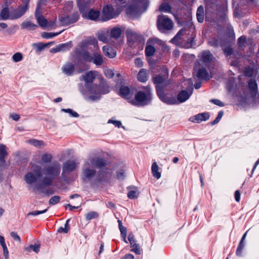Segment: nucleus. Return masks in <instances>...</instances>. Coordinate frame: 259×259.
Returning <instances> with one entry per match:
<instances>
[{"label": "nucleus", "mask_w": 259, "mask_h": 259, "mask_svg": "<svg viewBox=\"0 0 259 259\" xmlns=\"http://www.w3.org/2000/svg\"><path fill=\"white\" fill-rule=\"evenodd\" d=\"M21 27L22 29H27L29 30H34L37 26L35 24L30 21H24L21 24Z\"/></svg>", "instance_id": "nucleus-32"}, {"label": "nucleus", "mask_w": 259, "mask_h": 259, "mask_svg": "<svg viewBox=\"0 0 259 259\" xmlns=\"http://www.w3.org/2000/svg\"><path fill=\"white\" fill-rule=\"evenodd\" d=\"M79 15L74 13L71 15H61L59 16V21L61 26H67L78 21Z\"/></svg>", "instance_id": "nucleus-12"}, {"label": "nucleus", "mask_w": 259, "mask_h": 259, "mask_svg": "<svg viewBox=\"0 0 259 259\" xmlns=\"http://www.w3.org/2000/svg\"><path fill=\"white\" fill-rule=\"evenodd\" d=\"M244 244L243 242H240L239 245L237 247V250H236V254L238 256H241L242 255V252L243 250V249L244 248Z\"/></svg>", "instance_id": "nucleus-47"}, {"label": "nucleus", "mask_w": 259, "mask_h": 259, "mask_svg": "<svg viewBox=\"0 0 259 259\" xmlns=\"http://www.w3.org/2000/svg\"><path fill=\"white\" fill-rule=\"evenodd\" d=\"M135 64L137 67H141L143 66V61L140 58H137L135 60Z\"/></svg>", "instance_id": "nucleus-63"}, {"label": "nucleus", "mask_w": 259, "mask_h": 259, "mask_svg": "<svg viewBox=\"0 0 259 259\" xmlns=\"http://www.w3.org/2000/svg\"><path fill=\"white\" fill-rule=\"evenodd\" d=\"M109 32L111 37L118 38L122 33V30L119 27H114L111 29Z\"/></svg>", "instance_id": "nucleus-29"}, {"label": "nucleus", "mask_w": 259, "mask_h": 259, "mask_svg": "<svg viewBox=\"0 0 259 259\" xmlns=\"http://www.w3.org/2000/svg\"><path fill=\"white\" fill-rule=\"evenodd\" d=\"M29 0H25L24 5L11 11V19H17L22 17L28 8Z\"/></svg>", "instance_id": "nucleus-13"}, {"label": "nucleus", "mask_w": 259, "mask_h": 259, "mask_svg": "<svg viewBox=\"0 0 259 259\" xmlns=\"http://www.w3.org/2000/svg\"><path fill=\"white\" fill-rule=\"evenodd\" d=\"M108 123H112L115 126L117 127H120L121 126V122L120 121L118 120H114L112 119H109L108 121Z\"/></svg>", "instance_id": "nucleus-58"}, {"label": "nucleus", "mask_w": 259, "mask_h": 259, "mask_svg": "<svg viewBox=\"0 0 259 259\" xmlns=\"http://www.w3.org/2000/svg\"><path fill=\"white\" fill-rule=\"evenodd\" d=\"M62 70L66 75L68 76L72 75L74 71V66L72 63L67 62L63 66Z\"/></svg>", "instance_id": "nucleus-22"}, {"label": "nucleus", "mask_w": 259, "mask_h": 259, "mask_svg": "<svg viewBox=\"0 0 259 259\" xmlns=\"http://www.w3.org/2000/svg\"><path fill=\"white\" fill-rule=\"evenodd\" d=\"M148 73L147 70L144 69H141L138 74V79L141 82H145L148 79Z\"/></svg>", "instance_id": "nucleus-31"}, {"label": "nucleus", "mask_w": 259, "mask_h": 259, "mask_svg": "<svg viewBox=\"0 0 259 259\" xmlns=\"http://www.w3.org/2000/svg\"><path fill=\"white\" fill-rule=\"evenodd\" d=\"M52 158V155L49 154H44L41 157V160L45 163L49 162Z\"/></svg>", "instance_id": "nucleus-46"}, {"label": "nucleus", "mask_w": 259, "mask_h": 259, "mask_svg": "<svg viewBox=\"0 0 259 259\" xmlns=\"http://www.w3.org/2000/svg\"><path fill=\"white\" fill-rule=\"evenodd\" d=\"M157 25L158 29L161 32L166 33L172 29L174 23L167 16L161 15L158 17Z\"/></svg>", "instance_id": "nucleus-7"}, {"label": "nucleus", "mask_w": 259, "mask_h": 259, "mask_svg": "<svg viewBox=\"0 0 259 259\" xmlns=\"http://www.w3.org/2000/svg\"><path fill=\"white\" fill-rule=\"evenodd\" d=\"M61 111L69 113L71 116L73 117H78L79 116V115L77 112L69 108L62 109Z\"/></svg>", "instance_id": "nucleus-42"}, {"label": "nucleus", "mask_w": 259, "mask_h": 259, "mask_svg": "<svg viewBox=\"0 0 259 259\" xmlns=\"http://www.w3.org/2000/svg\"><path fill=\"white\" fill-rule=\"evenodd\" d=\"M69 219L67 220L66 222V223L65 224L64 228L63 227H60L58 230V232L60 233H67L69 230V227L68 223L69 222Z\"/></svg>", "instance_id": "nucleus-41"}, {"label": "nucleus", "mask_w": 259, "mask_h": 259, "mask_svg": "<svg viewBox=\"0 0 259 259\" xmlns=\"http://www.w3.org/2000/svg\"><path fill=\"white\" fill-rule=\"evenodd\" d=\"M133 248L131 250V251H134L137 254H140L141 253V249L138 244H136L134 246H132Z\"/></svg>", "instance_id": "nucleus-59"}, {"label": "nucleus", "mask_w": 259, "mask_h": 259, "mask_svg": "<svg viewBox=\"0 0 259 259\" xmlns=\"http://www.w3.org/2000/svg\"><path fill=\"white\" fill-rule=\"evenodd\" d=\"M106 166H102L101 168H99L100 170L98 172L97 177V181L100 182H103L108 181L111 177V169L105 167Z\"/></svg>", "instance_id": "nucleus-15"}, {"label": "nucleus", "mask_w": 259, "mask_h": 259, "mask_svg": "<svg viewBox=\"0 0 259 259\" xmlns=\"http://www.w3.org/2000/svg\"><path fill=\"white\" fill-rule=\"evenodd\" d=\"M98 75V72L94 70L90 71L82 75L81 77L82 80H83L85 82V86L87 87V85L91 84V83L94 81L96 77Z\"/></svg>", "instance_id": "nucleus-16"}, {"label": "nucleus", "mask_w": 259, "mask_h": 259, "mask_svg": "<svg viewBox=\"0 0 259 259\" xmlns=\"http://www.w3.org/2000/svg\"><path fill=\"white\" fill-rule=\"evenodd\" d=\"M60 197L59 196H54L52 197L49 201V203L50 205H53L57 203H58L60 200Z\"/></svg>", "instance_id": "nucleus-45"}, {"label": "nucleus", "mask_w": 259, "mask_h": 259, "mask_svg": "<svg viewBox=\"0 0 259 259\" xmlns=\"http://www.w3.org/2000/svg\"><path fill=\"white\" fill-rule=\"evenodd\" d=\"M126 35L128 39L133 41L136 40L139 36V34L137 32L131 29H127L126 30Z\"/></svg>", "instance_id": "nucleus-28"}, {"label": "nucleus", "mask_w": 259, "mask_h": 259, "mask_svg": "<svg viewBox=\"0 0 259 259\" xmlns=\"http://www.w3.org/2000/svg\"><path fill=\"white\" fill-rule=\"evenodd\" d=\"M29 143L35 147H40L43 144L42 141L34 139L29 140Z\"/></svg>", "instance_id": "nucleus-49"}, {"label": "nucleus", "mask_w": 259, "mask_h": 259, "mask_svg": "<svg viewBox=\"0 0 259 259\" xmlns=\"http://www.w3.org/2000/svg\"><path fill=\"white\" fill-rule=\"evenodd\" d=\"M29 248L32 249L36 253L38 252L39 251V245L36 244L34 245H30L29 246Z\"/></svg>", "instance_id": "nucleus-61"}, {"label": "nucleus", "mask_w": 259, "mask_h": 259, "mask_svg": "<svg viewBox=\"0 0 259 259\" xmlns=\"http://www.w3.org/2000/svg\"><path fill=\"white\" fill-rule=\"evenodd\" d=\"M193 89H191L189 92L186 90L181 91L177 96V104L178 103H183L187 101L192 94Z\"/></svg>", "instance_id": "nucleus-19"}, {"label": "nucleus", "mask_w": 259, "mask_h": 259, "mask_svg": "<svg viewBox=\"0 0 259 259\" xmlns=\"http://www.w3.org/2000/svg\"><path fill=\"white\" fill-rule=\"evenodd\" d=\"M31 171H29L24 176V180L29 188L33 186V190L37 191L38 190L34 189V187L35 186L40 183V182L38 184H36L38 179L42 177L41 166L34 164H31Z\"/></svg>", "instance_id": "nucleus-4"}, {"label": "nucleus", "mask_w": 259, "mask_h": 259, "mask_svg": "<svg viewBox=\"0 0 259 259\" xmlns=\"http://www.w3.org/2000/svg\"><path fill=\"white\" fill-rule=\"evenodd\" d=\"M159 11L161 12L169 13L171 11V8L168 4L163 3L160 6Z\"/></svg>", "instance_id": "nucleus-40"}, {"label": "nucleus", "mask_w": 259, "mask_h": 259, "mask_svg": "<svg viewBox=\"0 0 259 259\" xmlns=\"http://www.w3.org/2000/svg\"><path fill=\"white\" fill-rule=\"evenodd\" d=\"M22 58V55L21 53L19 52L14 54L12 56V59L15 62H18L21 61Z\"/></svg>", "instance_id": "nucleus-44"}, {"label": "nucleus", "mask_w": 259, "mask_h": 259, "mask_svg": "<svg viewBox=\"0 0 259 259\" xmlns=\"http://www.w3.org/2000/svg\"><path fill=\"white\" fill-rule=\"evenodd\" d=\"M160 42V40L157 38H150L148 40L145 48V55L146 56H152L155 52L156 45Z\"/></svg>", "instance_id": "nucleus-14"}, {"label": "nucleus", "mask_w": 259, "mask_h": 259, "mask_svg": "<svg viewBox=\"0 0 259 259\" xmlns=\"http://www.w3.org/2000/svg\"><path fill=\"white\" fill-rule=\"evenodd\" d=\"M87 91L83 94L85 96L87 100L89 101H96L100 98L101 95L105 94L109 92L108 89H106V91L102 89V87L96 84H91L87 85L85 87Z\"/></svg>", "instance_id": "nucleus-6"}, {"label": "nucleus", "mask_w": 259, "mask_h": 259, "mask_svg": "<svg viewBox=\"0 0 259 259\" xmlns=\"http://www.w3.org/2000/svg\"><path fill=\"white\" fill-rule=\"evenodd\" d=\"M167 75H165L164 77H162L160 75H157L154 76L153 78V81L155 84L157 85H159L160 87V84L163 82V81L165 79Z\"/></svg>", "instance_id": "nucleus-36"}, {"label": "nucleus", "mask_w": 259, "mask_h": 259, "mask_svg": "<svg viewBox=\"0 0 259 259\" xmlns=\"http://www.w3.org/2000/svg\"><path fill=\"white\" fill-rule=\"evenodd\" d=\"M77 165V163L74 160H68L63 164L61 179L64 182L67 181L66 176L67 173H69L74 170Z\"/></svg>", "instance_id": "nucleus-11"}, {"label": "nucleus", "mask_w": 259, "mask_h": 259, "mask_svg": "<svg viewBox=\"0 0 259 259\" xmlns=\"http://www.w3.org/2000/svg\"><path fill=\"white\" fill-rule=\"evenodd\" d=\"M62 32V31H60L59 32H56V33H53V32H43L41 34V36L43 38H47V39L52 38L53 37H54L58 35Z\"/></svg>", "instance_id": "nucleus-38"}, {"label": "nucleus", "mask_w": 259, "mask_h": 259, "mask_svg": "<svg viewBox=\"0 0 259 259\" xmlns=\"http://www.w3.org/2000/svg\"><path fill=\"white\" fill-rule=\"evenodd\" d=\"M139 193L137 191L132 190L130 191L127 194V196L130 199H134L138 197Z\"/></svg>", "instance_id": "nucleus-48"}, {"label": "nucleus", "mask_w": 259, "mask_h": 259, "mask_svg": "<svg viewBox=\"0 0 259 259\" xmlns=\"http://www.w3.org/2000/svg\"><path fill=\"white\" fill-rule=\"evenodd\" d=\"M11 19V11L7 7L3 8L0 13V20H6Z\"/></svg>", "instance_id": "nucleus-27"}, {"label": "nucleus", "mask_w": 259, "mask_h": 259, "mask_svg": "<svg viewBox=\"0 0 259 259\" xmlns=\"http://www.w3.org/2000/svg\"><path fill=\"white\" fill-rule=\"evenodd\" d=\"M102 50L105 55L110 58H113L116 55V52L112 47L109 46H104L103 47Z\"/></svg>", "instance_id": "nucleus-23"}, {"label": "nucleus", "mask_w": 259, "mask_h": 259, "mask_svg": "<svg viewBox=\"0 0 259 259\" xmlns=\"http://www.w3.org/2000/svg\"><path fill=\"white\" fill-rule=\"evenodd\" d=\"M72 46V43L71 41L60 44L58 46H56L55 48H52L50 51L51 53H55L59 52H65L67 50H69Z\"/></svg>", "instance_id": "nucleus-20"}, {"label": "nucleus", "mask_w": 259, "mask_h": 259, "mask_svg": "<svg viewBox=\"0 0 259 259\" xmlns=\"http://www.w3.org/2000/svg\"><path fill=\"white\" fill-rule=\"evenodd\" d=\"M93 62L96 65H101L103 63V56L97 52L93 54Z\"/></svg>", "instance_id": "nucleus-30"}, {"label": "nucleus", "mask_w": 259, "mask_h": 259, "mask_svg": "<svg viewBox=\"0 0 259 259\" xmlns=\"http://www.w3.org/2000/svg\"><path fill=\"white\" fill-rule=\"evenodd\" d=\"M11 236L14 240L18 241L19 243L21 242V238L20 236L15 232H12L10 234Z\"/></svg>", "instance_id": "nucleus-57"}, {"label": "nucleus", "mask_w": 259, "mask_h": 259, "mask_svg": "<svg viewBox=\"0 0 259 259\" xmlns=\"http://www.w3.org/2000/svg\"><path fill=\"white\" fill-rule=\"evenodd\" d=\"M246 41V37L244 36H240L238 39V44L239 47H242L244 46Z\"/></svg>", "instance_id": "nucleus-51"}, {"label": "nucleus", "mask_w": 259, "mask_h": 259, "mask_svg": "<svg viewBox=\"0 0 259 259\" xmlns=\"http://www.w3.org/2000/svg\"><path fill=\"white\" fill-rule=\"evenodd\" d=\"M223 49L224 50V52L225 54L227 56H230L232 54L233 50L230 47H227L226 48L223 47Z\"/></svg>", "instance_id": "nucleus-54"}, {"label": "nucleus", "mask_w": 259, "mask_h": 259, "mask_svg": "<svg viewBox=\"0 0 259 259\" xmlns=\"http://www.w3.org/2000/svg\"><path fill=\"white\" fill-rule=\"evenodd\" d=\"M194 75H196L197 77L204 80H208L210 78L206 70L203 68L198 69L197 71L196 74H195Z\"/></svg>", "instance_id": "nucleus-24"}, {"label": "nucleus", "mask_w": 259, "mask_h": 259, "mask_svg": "<svg viewBox=\"0 0 259 259\" xmlns=\"http://www.w3.org/2000/svg\"><path fill=\"white\" fill-rule=\"evenodd\" d=\"M117 9L121 11L125 9L127 15L135 18L145 11L148 7V0H116Z\"/></svg>", "instance_id": "nucleus-1"}, {"label": "nucleus", "mask_w": 259, "mask_h": 259, "mask_svg": "<svg viewBox=\"0 0 259 259\" xmlns=\"http://www.w3.org/2000/svg\"><path fill=\"white\" fill-rule=\"evenodd\" d=\"M88 5L84 2L78 3L79 10L82 14V17L92 21H100L101 14L99 11L91 9L88 12L84 11L85 8L88 6Z\"/></svg>", "instance_id": "nucleus-8"}, {"label": "nucleus", "mask_w": 259, "mask_h": 259, "mask_svg": "<svg viewBox=\"0 0 259 259\" xmlns=\"http://www.w3.org/2000/svg\"><path fill=\"white\" fill-rule=\"evenodd\" d=\"M121 10L117 9L115 11L112 6L107 5L105 6L101 13L100 21H107L117 17L120 13Z\"/></svg>", "instance_id": "nucleus-9"}, {"label": "nucleus", "mask_w": 259, "mask_h": 259, "mask_svg": "<svg viewBox=\"0 0 259 259\" xmlns=\"http://www.w3.org/2000/svg\"><path fill=\"white\" fill-rule=\"evenodd\" d=\"M196 16L199 22L202 23L204 20V9L202 6H199L197 10Z\"/></svg>", "instance_id": "nucleus-33"}, {"label": "nucleus", "mask_w": 259, "mask_h": 259, "mask_svg": "<svg viewBox=\"0 0 259 259\" xmlns=\"http://www.w3.org/2000/svg\"><path fill=\"white\" fill-rule=\"evenodd\" d=\"M61 171L60 164L54 162L51 164L41 166V176L45 177L41 180L40 183L35 186L34 189L41 190L44 187L51 186L54 179L58 177Z\"/></svg>", "instance_id": "nucleus-2"}, {"label": "nucleus", "mask_w": 259, "mask_h": 259, "mask_svg": "<svg viewBox=\"0 0 259 259\" xmlns=\"http://www.w3.org/2000/svg\"><path fill=\"white\" fill-rule=\"evenodd\" d=\"M157 94L159 99L163 102L170 105L177 104V101L176 98L168 94H165L164 92L162 87L159 85L156 86Z\"/></svg>", "instance_id": "nucleus-10"}, {"label": "nucleus", "mask_w": 259, "mask_h": 259, "mask_svg": "<svg viewBox=\"0 0 259 259\" xmlns=\"http://www.w3.org/2000/svg\"><path fill=\"white\" fill-rule=\"evenodd\" d=\"M145 90L138 91L135 96L134 99L132 98L130 103L135 106H144L149 104L152 100V95L149 87H143Z\"/></svg>", "instance_id": "nucleus-5"}, {"label": "nucleus", "mask_w": 259, "mask_h": 259, "mask_svg": "<svg viewBox=\"0 0 259 259\" xmlns=\"http://www.w3.org/2000/svg\"><path fill=\"white\" fill-rule=\"evenodd\" d=\"M47 211V209H44L43 210L40 211V210H35L32 212H29L27 215H37L42 213H44L46 212Z\"/></svg>", "instance_id": "nucleus-52"}, {"label": "nucleus", "mask_w": 259, "mask_h": 259, "mask_svg": "<svg viewBox=\"0 0 259 259\" xmlns=\"http://www.w3.org/2000/svg\"><path fill=\"white\" fill-rule=\"evenodd\" d=\"M128 240L130 242L131 246H134L136 244V240L134 238V236L133 234H132V233L129 234L128 237Z\"/></svg>", "instance_id": "nucleus-55"}, {"label": "nucleus", "mask_w": 259, "mask_h": 259, "mask_svg": "<svg viewBox=\"0 0 259 259\" xmlns=\"http://www.w3.org/2000/svg\"><path fill=\"white\" fill-rule=\"evenodd\" d=\"M125 177V172L123 169H120L117 172V177L118 179H123Z\"/></svg>", "instance_id": "nucleus-56"}, {"label": "nucleus", "mask_w": 259, "mask_h": 259, "mask_svg": "<svg viewBox=\"0 0 259 259\" xmlns=\"http://www.w3.org/2000/svg\"><path fill=\"white\" fill-rule=\"evenodd\" d=\"M248 87L249 89L254 93L255 95L257 91V85L254 79H251L249 80L248 82Z\"/></svg>", "instance_id": "nucleus-35"}, {"label": "nucleus", "mask_w": 259, "mask_h": 259, "mask_svg": "<svg viewBox=\"0 0 259 259\" xmlns=\"http://www.w3.org/2000/svg\"><path fill=\"white\" fill-rule=\"evenodd\" d=\"M200 57L201 61L205 64L209 63L212 59V55L208 51L202 52Z\"/></svg>", "instance_id": "nucleus-25"}, {"label": "nucleus", "mask_w": 259, "mask_h": 259, "mask_svg": "<svg viewBox=\"0 0 259 259\" xmlns=\"http://www.w3.org/2000/svg\"><path fill=\"white\" fill-rule=\"evenodd\" d=\"M133 92L127 86L122 85L120 88L119 95L123 98L126 99L130 102V100L132 99Z\"/></svg>", "instance_id": "nucleus-18"}, {"label": "nucleus", "mask_w": 259, "mask_h": 259, "mask_svg": "<svg viewBox=\"0 0 259 259\" xmlns=\"http://www.w3.org/2000/svg\"><path fill=\"white\" fill-rule=\"evenodd\" d=\"M208 44L211 46L217 47L220 45V42L219 40L213 38L209 40Z\"/></svg>", "instance_id": "nucleus-50"}, {"label": "nucleus", "mask_w": 259, "mask_h": 259, "mask_svg": "<svg viewBox=\"0 0 259 259\" xmlns=\"http://www.w3.org/2000/svg\"><path fill=\"white\" fill-rule=\"evenodd\" d=\"M105 75L109 78H111L114 75L113 71L111 69H106L105 71Z\"/></svg>", "instance_id": "nucleus-60"}, {"label": "nucleus", "mask_w": 259, "mask_h": 259, "mask_svg": "<svg viewBox=\"0 0 259 259\" xmlns=\"http://www.w3.org/2000/svg\"><path fill=\"white\" fill-rule=\"evenodd\" d=\"M209 117V115L208 113H202L191 117L189 120L193 122L200 123L202 121L207 120L208 119Z\"/></svg>", "instance_id": "nucleus-21"}, {"label": "nucleus", "mask_w": 259, "mask_h": 259, "mask_svg": "<svg viewBox=\"0 0 259 259\" xmlns=\"http://www.w3.org/2000/svg\"><path fill=\"white\" fill-rule=\"evenodd\" d=\"M109 32V29L100 30L97 33V37L100 41L106 42L108 41V34Z\"/></svg>", "instance_id": "nucleus-26"}, {"label": "nucleus", "mask_w": 259, "mask_h": 259, "mask_svg": "<svg viewBox=\"0 0 259 259\" xmlns=\"http://www.w3.org/2000/svg\"><path fill=\"white\" fill-rule=\"evenodd\" d=\"M224 114V112L223 111H220L218 114L217 117L215 118V119L212 121V124H215L218 123L221 118L222 117L223 115Z\"/></svg>", "instance_id": "nucleus-53"}, {"label": "nucleus", "mask_w": 259, "mask_h": 259, "mask_svg": "<svg viewBox=\"0 0 259 259\" xmlns=\"http://www.w3.org/2000/svg\"><path fill=\"white\" fill-rule=\"evenodd\" d=\"M41 192L47 195H49L54 193V191H53L51 188H48L44 190H42Z\"/></svg>", "instance_id": "nucleus-64"}, {"label": "nucleus", "mask_w": 259, "mask_h": 259, "mask_svg": "<svg viewBox=\"0 0 259 259\" xmlns=\"http://www.w3.org/2000/svg\"><path fill=\"white\" fill-rule=\"evenodd\" d=\"M81 56L83 59L88 62H91L93 60V57L92 56L91 54L87 51H84L80 54Z\"/></svg>", "instance_id": "nucleus-37"}, {"label": "nucleus", "mask_w": 259, "mask_h": 259, "mask_svg": "<svg viewBox=\"0 0 259 259\" xmlns=\"http://www.w3.org/2000/svg\"><path fill=\"white\" fill-rule=\"evenodd\" d=\"M210 101L214 103V104L217 105H218L220 107H223L224 106V104L220 100H218V99H212L210 100Z\"/></svg>", "instance_id": "nucleus-62"}, {"label": "nucleus", "mask_w": 259, "mask_h": 259, "mask_svg": "<svg viewBox=\"0 0 259 259\" xmlns=\"http://www.w3.org/2000/svg\"><path fill=\"white\" fill-rule=\"evenodd\" d=\"M152 172L153 176L157 179L161 177V174L158 171V166L156 162H154L152 165Z\"/></svg>", "instance_id": "nucleus-34"}, {"label": "nucleus", "mask_w": 259, "mask_h": 259, "mask_svg": "<svg viewBox=\"0 0 259 259\" xmlns=\"http://www.w3.org/2000/svg\"><path fill=\"white\" fill-rule=\"evenodd\" d=\"M47 46L48 44H44L42 43L34 44L33 45V47L35 49L36 53L41 52Z\"/></svg>", "instance_id": "nucleus-39"}, {"label": "nucleus", "mask_w": 259, "mask_h": 259, "mask_svg": "<svg viewBox=\"0 0 259 259\" xmlns=\"http://www.w3.org/2000/svg\"><path fill=\"white\" fill-rule=\"evenodd\" d=\"M36 19L39 25L42 28H47L53 27L55 24V22L54 21L48 22L42 15H36Z\"/></svg>", "instance_id": "nucleus-17"}, {"label": "nucleus", "mask_w": 259, "mask_h": 259, "mask_svg": "<svg viewBox=\"0 0 259 259\" xmlns=\"http://www.w3.org/2000/svg\"><path fill=\"white\" fill-rule=\"evenodd\" d=\"M107 165L106 161L103 158L99 157H90L88 159L83 165L82 179L85 181L92 179L96 175L95 168H101Z\"/></svg>", "instance_id": "nucleus-3"}, {"label": "nucleus", "mask_w": 259, "mask_h": 259, "mask_svg": "<svg viewBox=\"0 0 259 259\" xmlns=\"http://www.w3.org/2000/svg\"><path fill=\"white\" fill-rule=\"evenodd\" d=\"M98 217V214L95 211H91L86 214L85 219L88 221H90L93 219L96 218Z\"/></svg>", "instance_id": "nucleus-43"}]
</instances>
